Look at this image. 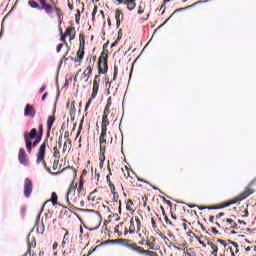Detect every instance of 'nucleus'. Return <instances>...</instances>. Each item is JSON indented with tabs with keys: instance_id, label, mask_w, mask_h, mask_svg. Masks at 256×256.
<instances>
[{
	"instance_id": "32",
	"label": "nucleus",
	"mask_w": 256,
	"mask_h": 256,
	"mask_svg": "<svg viewBox=\"0 0 256 256\" xmlns=\"http://www.w3.org/2000/svg\"><path fill=\"white\" fill-rule=\"evenodd\" d=\"M85 121L84 118L81 119L80 121V125H79V128H78V134L77 135H80L81 134V130L83 129V122Z\"/></svg>"
},
{
	"instance_id": "58",
	"label": "nucleus",
	"mask_w": 256,
	"mask_h": 256,
	"mask_svg": "<svg viewBox=\"0 0 256 256\" xmlns=\"http://www.w3.org/2000/svg\"><path fill=\"white\" fill-rule=\"evenodd\" d=\"M45 89H47V86L43 85L40 90H39V93H43V91H45Z\"/></svg>"
},
{
	"instance_id": "29",
	"label": "nucleus",
	"mask_w": 256,
	"mask_h": 256,
	"mask_svg": "<svg viewBox=\"0 0 256 256\" xmlns=\"http://www.w3.org/2000/svg\"><path fill=\"white\" fill-rule=\"evenodd\" d=\"M54 157H55V159H60V157H61V154L59 152V149H57V146L54 147Z\"/></svg>"
},
{
	"instance_id": "44",
	"label": "nucleus",
	"mask_w": 256,
	"mask_h": 256,
	"mask_svg": "<svg viewBox=\"0 0 256 256\" xmlns=\"http://www.w3.org/2000/svg\"><path fill=\"white\" fill-rule=\"evenodd\" d=\"M76 23L79 25V21L81 20V14L78 12V14L75 16Z\"/></svg>"
},
{
	"instance_id": "4",
	"label": "nucleus",
	"mask_w": 256,
	"mask_h": 256,
	"mask_svg": "<svg viewBox=\"0 0 256 256\" xmlns=\"http://www.w3.org/2000/svg\"><path fill=\"white\" fill-rule=\"evenodd\" d=\"M42 9H44V11H45V13H47V15H51V13H53V11H55L56 15L58 17L59 23H61V9H59V7H56L55 5L53 7L50 4H48V5L42 6L41 11H42Z\"/></svg>"
},
{
	"instance_id": "60",
	"label": "nucleus",
	"mask_w": 256,
	"mask_h": 256,
	"mask_svg": "<svg viewBox=\"0 0 256 256\" xmlns=\"http://www.w3.org/2000/svg\"><path fill=\"white\" fill-rule=\"evenodd\" d=\"M113 196H114L115 203H117V201H119V194L116 193V195H113Z\"/></svg>"
},
{
	"instance_id": "25",
	"label": "nucleus",
	"mask_w": 256,
	"mask_h": 256,
	"mask_svg": "<svg viewBox=\"0 0 256 256\" xmlns=\"http://www.w3.org/2000/svg\"><path fill=\"white\" fill-rule=\"evenodd\" d=\"M76 111H77V109L75 108V102H72L71 103V108H70V116L74 117Z\"/></svg>"
},
{
	"instance_id": "41",
	"label": "nucleus",
	"mask_w": 256,
	"mask_h": 256,
	"mask_svg": "<svg viewBox=\"0 0 256 256\" xmlns=\"http://www.w3.org/2000/svg\"><path fill=\"white\" fill-rule=\"evenodd\" d=\"M136 223L138 231H141V220H139V218H136Z\"/></svg>"
},
{
	"instance_id": "11",
	"label": "nucleus",
	"mask_w": 256,
	"mask_h": 256,
	"mask_svg": "<svg viewBox=\"0 0 256 256\" xmlns=\"http://www.w3.org/2000/svg\"><path fill=\"white\" fill-rule=\"evenodd\" d=\"M250 195H253V190L247 189L238 196V201H245V199H247V197H249Z\"/></svg>"
},
{
	"instance_id": "6",
	"label": "nucleus",
	"mask_w": 256,
	"mask_h": 256,
	"mask_svg": "<svg viewBox=\"0 0 256 256\" xmlns=\"http://www.w3.org/2000/svg\"><path fill=\"white\" fill-rule=\"evenodd\" d=\"M31 193H33V182L31 179L26 178L24 181V196L29 199V197H31Z\"/></svg>"
},
{
	"instance_id": "61",
	"label": "nucleus",
	"mask_w": 256,
	"mask_h": 256,
	"mask_svg": "<svg viewBox=\"0 0 256 256\" xmlns=\"http://www.w3.org/2000/svg\"><path fill=\"white\" fill-rule=\"evenodd\" d=\"M119 43V41L115 40L112 44H111V48L113 47H117V44Z\"/></svg>"
},
{
	"instance_id": "55",
	"label": "nucleus",
	"mask_w": 256,
	"mask_h": 256,
	"mask_svg": "<svg viewBox=\"0 0 256 256\" xmlns=\"http://www.w3.org/2000/svg\"><path fill=\"white\" fill-rule=\"evenodd\" d=\"M40 3L42 5V7H45V5H49V4H47V0H40Z\"/></svg>"
},
{
	"instance_id": "22",
	"label": "nucleus",
	"mask_w": 256,
	"mask_h": 256,
	"mask_svg": "<svg viewBox=\"0 0 256 256\" xmlns=\"http://www.w3.org/2000/svg\"><path fill=\"white\" fill-rule=\"evenodd\" d=\"M185 9H187V8H179V9H176V10L170 15V17H169L167 20H165V22L162 24V27H163V25L167 24V22L169 21V19H171V17H173V15H175V13H179V12H181V11H185Z\"/></svg>"
},
{
	"instance_id": "30",
	"label": "nucleus",
	"mask_w": 256,
	"mask_h": 256,
	"mask_svg": "<svg viewBox=\"0 0 256 256\" xmlns=\"http://www.w3.org/2000/svg\"><path fill=\"white\" fill-rule=\"evenodd\" d=\"M30 135L34 136V139H37V137H39V135L37 134V128H33L30 131Z\"/></svg>"
},
{
	"instance_id": "46",
	"label": "nucleus",
	"mask_w": 256,
	"mask_h": 256,
	"mask_svg": "<svg viewBox=\"0 0 256 256\" xmlns=\"http://www.w3.org/2000/svg\"><path fill=\"white\" fill-rule=\"evenodd\" d=\"M46 169V171H48L49 173H50V175H59V172H52L51 171V168H45Z\"/></svg>"
},
{
	"instance_id": "7",
	"label": "nucleus",
	"mask_w": 256,
	"mask_h": 256,
	"mask_svg": "<svg viewBox=\"0 0 256 256\" xmlns=\"http://www.w3.org/2000/svg\"><path fill=\"white\" fill-rule=\"evenodd\" d=\"M33 139H35L34 135L29 132L24 133V141L26 143V150L28 151V153H31V151H33V142L31 141Z\"/></svg>"
},
{
	"instance_id": "13",
	"label": "nucleus",
	"mask_w": 256,
	"mask_h": 256,
	"mask_svg": "<svg viewBox=\"0 0 256 256\" xmlns=\"http://www.w3.org/2000/svg\"><path fill=\"white\" fill-rule=\"evenodd\" d=\"M107 127H109V118L107 117V115L103 114L101 126L102 131H107Z\"/></svg>"
},
{
	"instance_id": "37",
	"label": "nucleus",
	"mask_w": 256,
	"mask_h": 256,
	"mask_svg": "<svg viewBox=\"0 0 256 256\" xmlns=\"http://www.w3.org/2000/svg\"><path fill=\"white\" fill-rule=\"evenodd\" d=\"M58 165H59V160H55L54 163H53L52 169H53L54 171H57Z\"/></svg>"
},
{
	"instance_id": "51",
	"label": "nucleus",
	"mask_w": 256,
	"mask_h": 256,
	"mask_svg": "<svg viewBox=\"0 0 256 256\" xmlns=\"http://www.w3.org/2000/svg\"><path fill=\"white\" fill-rule=\"evenodd\" d=\"M108 53H109L108 50H104V51L102 52V54H101L100 57H106V59H107V54H108Z\"/></svg>"
},
{
	"instance_id": "27",
	"label": "nucleus",
	"mask_w": 256,
	"mask_h": 256,
	"mask_svg": "<svg viewBox=\"0 0 256 256\" xmlns=\"http://www.w3.org/2000/svg\"><path fill=\"white\" fill-rule=\"evenodd\" d=\"M41 136H37V138L35 139V141L32 143V147H37L39 145V143H41Z\"/></svg>"
},
{
	"instance_id": "14",
	"label": "nucleus",
	"mask_w": 256,
	"mask_h": 256,
	"mask_svg": "<svg viewBox=\"0 0 256 256\" xmlns=\"http://www.w3.org/2000/svg\"><path fill=\"white\" fill-rule=\"evenodd\" d=\"M53 123H55V118L53 116H49L47 120V135L51 133V129L53 128Z\"/></svg>"
},
{
	"instance_id": "43",
	"label": "nucleus",
	"mask_w": 256,
	"mask_h": 256,
	"mask_svg": "<svg viewBox=\"0 0 256 256\" xmlns=\"http://www.w3.org/2000/svg\"><path fill=\"white\" fill-rule=\"evenodd\" d=\"M31 256V243H28V251L25 253V256Z\"/></svg>"
},
{
	"instance_id": "9",
	"label": "nucleus",
	"mask_w": 256,
	"mask_h": 256,
	"mask_svg": "<svg viewBox=\"0 0 256 256\" xmlns=\"http://www.w3.org/2000/svg\"><path fill=\"white\" fill-rule=\"evenodd\" d=\"M97 93H99V84H97V82H94L91 98L88 100V102L86 104L85 111H87V109H89V107H91V103H93V99H95V97H97Z\"/></svg>"
},
{
	"instance_id": "49",
	"label": "nucleus",
	"mask_w": 256,
	"mask_h": 256,
	"mask_svg": "<svg viewBox=\"0 0 256 256\" xmlns=\"http://www.w3.org/2000/svg\"><path fill=\"white\" fill-rule=\"evenodd\" d=\"M62 49H63V44H58L56 48L57 53H60Z\"/></svg>"
},
{
	"instance_id": "56",
	"label": "nucleus",
	"mask_w": 256,
	"mask_h": 256,
	"mask_svg": "<svg viewBox=\"0 0 256 256\" xmlns=\"http://www.w3.org/2000/svg\"><path fill=\"white\" fill-rule=\"evenodd\" d=\"M96 15H97V7L94 8L92 12V17L95 18Z\"/></svg>"
},
{
	"instance_id": "62",
	"label": "nucleus",
	"mask_w": 256,
	"mask_h": 256,
	"mask_svg": "<svg viewBox=\"0 0 256 256\" xmlns=\"http://www.w3.org/2000/svg\"><path fill=\"white\" fill-rule=\"evenodd\" d=\"M68 7H69L70 11H73V4H71V0L68 1Z\"/></svg>"
},
{
	"instance_id": "64",
	"label": "nucleus",
	"mask_w": 256,
	"mask_h": 256,
	"mask_svg": "<svg viewBox=\"0 0 256 256\" xmlns=\"http://www.w3.org/2000/svg\"><path fill=\"white\" fill-rule=\"evenodd\" d=\"M64 139H69V131H66V132L64 133Z\"/></svg>"
},
{
	"instance_id": "21",
	"label": "nucleus",
	"mask_w": 256,
	"mask_h": 256,
	"mask_svg": "<svg viewBox=\"0 0 256 256\" xmlns=\"http://www.w3.org/2000/svg\"><path fill=\"white\" fill-rule=\"evenodd\" d=\"M77 191L79 195H83V197H85V189L83 188L82 181H80Z\"/></svg>"
},
{
	"instance_id": "59",
	"label": "nucleus",
	"mask_w": 256,
	"mask_h": 256,
	"mask_svg": "<svg viewBox=\"0 0 256 256\" xmlns=\"http://www.w3.org/2000/svg\"><path fill=\"white\" fill-rule=\"evenodd\" d=\"M52 205H57V198H52V200H50Z\"/></svg>"
},
{
	"instance_id": "26",
	"label": "nucleus",
	"mask_w": 256,
	"mask_h": 256,
	"mask_svg": "<svg viewBox=\"0 0 256 256\" xmlns=\"http://www.w3.org/2000/svg\"><path fill=\"white\" fill-rule=\"evenodd\" d=\"M77 57L81 59H83V57H85V51L83 50V48H80L77 52Z\"/></svg>"
},
{
	"instance_id": "53",
	"label": "nucleus",
	"mask_w": 256,
	"mask_h": 256,
	"mask_svg": "<svg viewBox=\"0 0 256 256\" xmlns=\"http://www.w3.org/2000/svg\"><path fill=\"white\" fill-rule=\"evenodd\" d=\"M165 223H167V225H173V223L171 221H169L168 217L164 218Z\"/></svg>"
},
{
	"instance_id": "31",
	"label": "nucleus",
	"mask_w": 256,
	"mask_h": 256,
	"mask_svg": "<svg viewBox=\"0 0 256 256\" xmlns=\"http://www.w3.org/2000/svg\"><path fill=\"white\" fill-rule=\"evenodd\" d=\"M67 36L66 35H62L61 36V38H60V41L63 43V44H65L66 45V47L69 45L68 43H67Z\"/></svg>"
},
{
	"instance_id": "50",
	"label": "nucleus",
	"mask_w": 256,
	"mask_h": 256,
	"mask_svg": "<svg viewBox=\"0 0 256 256\" xmlns=\"http://www.w3.org/2000/svg\"><path fill=\"white\" fill-rule=\"evenodd\" d=\"M240 201H239V196L236 198V200H233L232 202H229L230 203V205H235V204H237V203H239Z\"/></svg>"
},
{
	"instance_id": "10",
	"label": "nucleus",
	"mask_w": 256,
	"mask_h": 256,
	"mask_svg": "<svg viewBox=\"0 0 256 256\" xmlns=\"http://www.w3.org/2000/svg\"><path fill=\"white\" fill-rule=\"evenodd\" d=\"M25 117H35V109L30 104H27L24 109Z\"/></svg>"
},
{
	"instance_id": "39",
	"label": "nucleus",
	"mask_w": 256,
	"mask_h": 256,
	"mask_svg": "<svg viewBox=\"0 0 256 256\" xmlns=\"http://www.w3.org/2000/svg\"><path fill=\"white\" fill-rule=\"evenodd\" d=\"M122 37H123V31L122 30H119L118 31V37H117V41H121V39H122Z\"/></svg>"
},
{
	"instance_id": "35",
	"label": "nucleus",
	"mask_w": 256,
	"mask_h": 256,
	"mask_svg": "<svg viewBox=\"0 0 256 256\" xmlns=\"http://www.w3.org/2000/svg\"><path fill=\"white\" fill-rule=\"evenodd\" d=\"M69 195H75V187H71L67 193V197H69Z\"/></svg>"
},
{
	"instance_id": "16",
	"label": "nucleus",
	"mask_w": 256,
	"mask_h": 256,
	"mask_svg": "<svg viewBox=\"0 0 256 256\" xmlns=\"http://www.w3.org/2000/svg\"><path fill=\"white\" fill-rule=\"evenodd\" d=\"M207 245H209V247H211V249L213 250L212 255L217 256V253L219 251V248L217 247V245H215L213 242L209 240L207 241Z\"/></svg>"
},
{
	"instance_id": "1",
	"label": "nucleus",
	"mask_w": 256,
	"mask_h": 256,
	"mask_svg": "<svg viewBox=\"0 0 256 256\" xmlns=\"http://www.w3.org/2000/svg\"><path fill=\"white\" fill-rule=\"evenodd\" d=\"M47 143L48 140L46 139L39 147L38 153H37V159L36 163L39 165V163H42L44 169L47 168V162H45V151L47 149Z\"/></svg>"
},
{
	"instance_id": "63",
	"label": "nucleus",
	"mask_w": 256,
	"mask_h": 256,
	"mask_svg": "<svg viewBox=\"0 0 256 256\" xmlns=\"http://www.w3.org/2000/svg\"><path fill=\"white\" fill-rule=\"evenodd\" d=\"M238 223L239 225H247V222L246 221H243V220H238Z\"/></svg>"
},
{
	"instance_id": "17",
	"label": "nucleus",
	"mask_w": 256,
	"mask_h": 256,
	"mask_svg": "<svg viewBox=\"0 0 256 256\" xmlns=\"http://www.w3.org/2000/svg\"><path fill=\"white\" fill-rule=\"evenodd\" d=\"M28 5L29 7H31L32 9H38L39 11H41V5H39V3H37L35 0H29L28 1Z\"/></svg>"
},
{
	"instance_id": "24",
	"label": "nucleus",
	"mask_w": 256,
	"mask_h": 256,
	"mask_svg": "<svg viewBox=\"0 0 256 256\" xmlns=\"http://www.w3.org/2000/svg\"><path fill=\"white\" fill-rule=\"evenodd\" d=\"M129 233L130 235H133V233H135V221H133V218L130 220Z\"/></svg>"
},
{
	"instance_id": "38",
	"label": "nucleus",
	"mask_w": 256,
	"mask_h": 256,
	"mask_svg": "<svg viewBox=\"0 0 256 256\" xmlns=\"http://www.w3.org/2000/svg\"><path fill=\"white\" fill-rule=\"evenodd\" d=\"M228 241V245H233V247H235V249H237V247H239V244H237L236 242H233L231 240H227Z\"/></svg>"
},
{
	"instance_id": "54",
	"label": "nucleus",
	"mask_w": 256,
	"mask_h": 256,
	"mask_svg": "<svg viewBox=\"0 0 256 256\" xmlns=\"http://www.w3.org/2000/svg\"><path fill=\"white\" fill-rule=\"evenodd\" d=\"M212 233H214V235H219V231H217V229H215L214 227L211 228Z\"/></svg>"
},
{
	"instance_id": "34",
	"label": "nucleus",
	"mask_w": 256,
	"mask_h": 256,
	"mask_svg": "<svg viewBox=\"0 0 256 256\" xmlns=\"http://www.w3.org/2000/svg\"><path fill=\"white\" fill-rule=\"evenodd\" d=\"M85 71L86 73H88V79H89V77H91V73H93V69L91 68V66H88Z\"/></svg>"
},
{
	"instance_id": "2",
	"label": "nucleus",
	"mask_w": 256,
	"mask_h": 256,
	"mask_svg": "<svg viewBox=\"0 0 256 256\" xmlns=\"http://www.w3.org/2000/svg\"><path fill=\"white\" fill-rule=\"evenodd\" d=\"M107 130H102L100 134V160L103 161L105 159V145H107Z\"/></svg>"
},
{
	"instance_id": "48",
	"label": "nucleus",
	"mask_w": 256,
	"mask_h": 256,
	"mask_svg": "<svg viewBox=\"0 0 256 256\" xmlns=\"http://www.w3.org/2000/svg\"><path fill=\"white\" fill-rule=\"evenodd\" d=\"M226 223H228V225H235V221L233 219H226Z\"/></svg>"
},
{
	"instance_id": "5",
	"label": "nucleus",
	"mask_w": 256,
	"mask_h": 256,
	"mask_svg": "<svg viewBox=\"0 0 256 256\" xmlns=\"http://www.w3.org/2000/svg\"><path fill=\"white\" fill-rule=\"evenodd\" d=\"M109 67L107 66V57H100L98 60V73L100 75H105Z\"/></svg>"
},
{
	"instance_id": "52",
	"label": "nucleus",
	"mask_w": 256,
	"mask_h": 256,
	"mask_svg": "<svg viewBox=\"0 0 256 256\" xmlns=\"http://www.w3.org/2000/svg\"><path fill=\"white\" fill-rule=\"evenodd\" d=\"M64 132H65V123H63L61 126L60 134L63 135Z\"/></svg>"
},
{
	"instance_id": "23",
	"label": "nucleus",
	"mask_w": 256,
	"mask_h": 256,
	"mask_svg": "<svg viewBox=\"0 0 256 256\" xmlns=\"http://www.w3.org/2000/svg\"><path fill=\"white\" fill-rule=\"evenodd\" d=\"M111 243H124V245H127V243H131V240L129 239L111 240Z\"/></svg>"
},
{
	"instance_id": "3",
	"label": "nucleus",
	"mask_w": 256,
	"mask_h": 256,
	"mask_svg": "<svg viewBox=\"0 0 256 256\" xmlns=\"http://www.w3.org/2000/svg\"><path fill=\"white\" fill-rule=\"evenodd\" d=\"M124 245L125 247H128V249H132L133 251L142 253V255L157 256V252L144 250L141 246H137V244H124Z\"/></svg>"
},
{
	"instance_id": "47",
	"label": "nucleus",
	"mask_w": 256,
	"mask_h": 256,
	"mask_svg": "<svg viewBox=\"0 0 256 256\" xmlns=\"http://www.w3.org/2000/svg\"><path fill=\"white\" fill-rule=\"evenodd\" d=\"M117 73H118V70H117V66L114 67V77H113V81H115L117 79Z\"/></svg>"
},
{
	"instance_id": "20",
	"label": "nucleus",
	"mask_w": 256,
	"mask_h": 256,
	"mask_svg": "<svg viewBox=\"0 0 256 256\" xmlns=\"http://www.w3.org/2000/svg\"><path fill=\"white\" fill-rule=\"evenodd\" d=\"M129 11H133V9H135L136 4L134 0H128V2L126 3Z\"/></svg>"
},
{
	"instance_id": "45",
	"label": "nucleus",
	"mask_w": 256,
	"mask_h": 256,
	"mask_svg": "<svg viewBox=\"0 0 256 256\" xmlns=\"http://www.w3.org/2000/svg\"><path fill=\"white\" fill-rule=\"evenodd\" d=\"M96 82H97V84H99L101 82V76H99V75L95 76L94 83H96Z\"/></svg>"
},
{
	"instance_id": "19",
	"label": "nucleus",
	"mask_w": 256,
	"mask_h": 256,
	"mask_svg": "<svg viewBox=\"0 0 256 256\" xmlns=\"http://www.w3.org/2000/svg\"><path fill=\"white\" fill-rule=\"evenodd\" d=\"M111 105H112L111 98H108L103 115H109V113H111V110H110L111 109Z\"/></svg>"
},
{
	"instance_id": "40",
	"label": "nucleus",
	"mask_w": 256,
	"mask_h": 256,
	"mask_svg": "<svg viewBox=\"0 0 256 256\" xmlns=\"http://www.w3.org/2000/svg\"><path fill=\"white\" fill-rule=\"evenodd\" d=\"M38 136H41V138H43V125H39V134Z\"/></svg>"
},
{
	"instance_id": "42",
	"label": "nucleus",
	"mask_w": 256,
	"mask_h": 256,
	"mask_svg": "<svg viewBox=\"0 0 256 256\" xmlns=\"http://www.w3.org/2000/svg\"><path fill=\"white\" fill-rule=\"evenodd\" d=\"M217 243H220L224 247H227V242H225V240L217 239Z\"/></svg>"
},
{
	"instance_id": "28",
	"label": "nucleus",
	"mask_w": 256,
	"mask_h": 256,
	"mask_svg": "<svg viewBox=\"0 0 256 256\" xmlns=\"http://www.w3.org/2000/svg\"><path fill=\"white\" fill-rule=\"evenodd\" d=\"M145 13V4H140L138 9V15H143Z\"/></svg>"
},
{
	"instance_id": "18",
	"label": "nucleus",
	"mask_w": 256,
	"mask_h": 256,
	"mask_svg": "<svg viewBox=\"0 0 256 256\" xmlns=\"http://www.w3.org/2000/svg\"><path fill=\"white\" fill-rule=\"evenodd\" d=\"M121 10H116V16H115V19H116V27L117 29H119V27H121Z\"/></svg>"
},
{
	"instance_id": "8",
	"label": "nucleus",
	"mask_w": 256,
	"mask_h": 256,
	"mask_svg": "<svg viewBox=\"0 0 256 256\" xmlns=\"http://www.w3.org/2000/svg\"><path fill=\"white\" fill-rule=\"evenodd\" d=\"M18 161L21 165H24V167L29 166V159H27V153L23 148L19 149Z\"/></svg>"
},
{
	"instance_id": "12",
	"label": "nucleus",
	"mask_w": 256,
	"mask_h": 256,
	"mask_svg": "<svg viewBox=\"0 0 256 256\" xmlns=\"http://www.w3.org/2000/svg\"><path fill=\"white\" fill-rule=\"evenodd\" d=\"M40 219H41V214H39L37 216L36 223L34 225V227L37 229V233H43L45 231V224L44 223L41 224V228L39 229V221H40Z\"/></svg>"
},
{
	"instance_id": "57",
	"label": "nucleus",
	"mask_w": 256,
	"mask_h": 256,
	"mask_svg": "<svg viewBox=\"0 0 256 256\" xmlns=\"http://www.w3.org/2000/svg\"><path fill=\"white\" fill-rule=\"evenodd\" d=\"M49 95V93L45 92L43 95H42V101H45V99H47V96Z\"/></svg>"
},
{
	"instance_id": "36",
	"label": "nucleus",
	"mask_w": 256,
	"mask_h": 256,
	"mask_svg": "<svg viewBox=\"0 0 256 256\" xmlns=\"http://www.w3.org/2000/svg\"><path fill=\"white\" fill-rule=\"evenodd\" d=\"M110 191L113 195H117V192H115V185L114 184H110Z\"/></svg>"
},
{
	"instance_id": "33",
	"label": "nucleus",
	"mask_w": 256,
	"mask_h": 256,
	"mask_svg": "<svg viewBox=\"0 0 256 256\" xmlns=\"http://www.w3.org/2000/svg\"><path fill=\"white\" fill-rule=\"evenodd\" d=\"M63 135H60L59 138H58V147L59 149H61V147H63Z\"/></svg>"
},
{
	"instance_id": "15",
	"label": "nucleus",
	"mask_w": 256,
	"mask_h": 256,
	"mask_svg": "<svg viewBox=\"0 0 256 256\" xmlns=\"http://www.w3.org/2000/svg\"><path fill=\"white\" fill-rule=\"evenodd\" d=\"M66 37H70V40L73 41V39H75V28L73 27L67 28Z\"/></svg>"
}]
</instances>
